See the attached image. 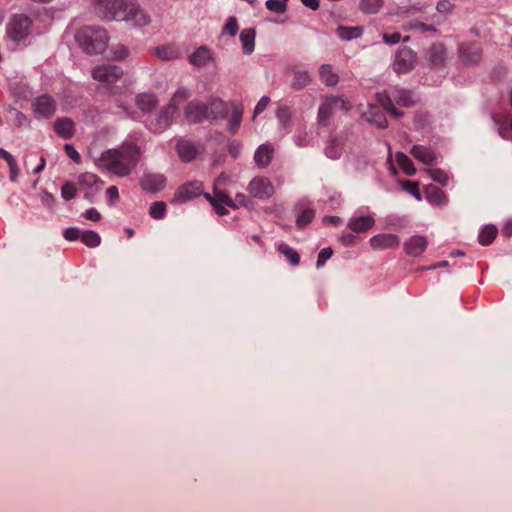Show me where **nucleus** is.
Listing matches in <instances>:
<instances>
[{"instance_id": "nucleus-15", "label": "nucleus", "mask_w": 512, "mask_h": 512, "mask_svg": "<svg viewBox=\"0 0 512 512\" xmlns=\"http://www.w3.org/2000/svg\"><path fill=\"white\" fill-rule=\"evenodd\" d=\"M369 243L375 250L392 249L399 246L400 238L396 234L382 233L371 237Z\"/></svg>"}, {"instance_id": "nucleus-11", "label": "nucleus", "mask_w": 512, "mask_h": 512, "mask_svg": "<svg viewBox=\"0 0 512 512\" xmlns=\"http://www.w3.org/2000/svg\"><path fill=\"white\" fill-rule=\"evenodd\" d=\"M175 112L176 106L174 104H168L165 109L150 122L148 125L149 129L155 133L163 132L171 125Z\"/></svg>"}, {"instance_id": "nucleus-44", "label": "nucleus", "mask_w": 512, "mask_h": 512, "mask_svg": "<svg viewBox=\"0 0 512 512\" xmlns=\"http://www.w3.org/2000/svg\"><path fill=\"white\" fill-rule=\"evenodd\" d=\"M315 216V212L311 208L304 209L297 217L296 225L298 228L307 226Z\"/></svg>"}, {"instance_id": "nucleus-28", "label": "nucleus", "mask_w": 512, "mask_h": 512, "mask_svg": "<svg viewBox=\"0 0 512 512\" xmlns=\"http://www.w3.org/2000/svg\"><path fill=\"white\" fill-rule=\"evenodd\" d=\"M154 52L158 58L166 61L174 60L180 57V51L178 47L172 44L156 47Z\"/></svg>"}, {"instance_id": "nucleus-30", "label": "nucleus", "mask_w": 512, "mask_h": 512, "mask_svg": "<svg viewBox=\"0 0 512 512\" xmlns=\"http://www.w3.org/2000/svg\"><path fill=\"white\" fill-rule=\"evenodd\" d=\"M156 104L157 98L153 94L142 93L136 96V105L143 112H150L155 108Z\"/></svg>"}, {"instance_id": "nucleus-61", "label": "nucleus", "mask_w": 512, "mask_h": 512, "mask_svg": "<svg viewBox=\"0 0 512 512\" xmlns=\"http://www.w3.org/2000/svg\"><path fill=\"white\" fill-rule=\"evenodd\" d=\"M107 196L109 197L110 201H116L119 198L118 188L116 186H110L107 189Z\"/></svg>"}, {"instance_id": "nucleus-23", "label": "nucleus", "mask_w": 512, "mask_h": 512, "mask_svg": "<svg viewBox=\"0 0 512 512\" xmlns=\"http://www.w3.org/2000/svg\"><path fill=\"white\" fill-rule=\"evenodd\" d=\"M176 150L179 157L185 162L193 160L198 153V147L193 142L185 139L177 142Z\"/></svg>"}, {"instance_id": "nucleus-56", "label": "nucleus", "mask_w": 512, "mask_h": 512, "mask_svg": "<svg viewBox=\"0 0 512 512\" xmlns=\"http://www.w3.org/2000/svg\"><path fill=\"white\" fill-rule=\"evenodd\" d=\"M65 152L67 156L72 159L75 163L79 164L81 162V156L76 151V149L71 144H65L64 146Z\"/></svg>"}, {"instance_id": "nucleus-45", "label": "nucleus", "mask_w": 512, "mask_h": 512, "mask_svg": "<svg viewBox=\"0 0 512 512\" xmlns=\"http://www.w3.org/2000/svg\"><path fill=\"white\" fill-rule=\"evenodd\" d=\"M426 172L435 182L442 186H446L448 184L449 178L445 171L441 169H427Z\"/></svg>"}, {"instance_id": "nucleus-52", "label": "nucleus", "mask_w": 512, "mask_h": 512, "mask_svg": "<svg viewBox=\"0 0 512 512\" xmlns=\"http://www.w3.org/2000/svg\"><path fill=\"white\" fill-rule=\"evenodd\" d=\"M82 230L77 227H70L64 230L63 237L68 241L81 240Z\"/></svg>"}, {"instance_id": "nucleus-31", "label": "nucleus", "mask_w": 512, "mask_h": 512, "mask_svg": "<svg viewBox=\"0 0 512 512\" xmlns=\"http://www.w3.org/2000/svg\"><path fill=\"white\" fill-rule=\"evenodd\" d=\"M426 198L430 203L436 204V205H444L447 203V198L443 190L436 186H429L426 189Z\"/></svg>"}, {"instance_id": "nucleus-58", "label": "nucleus", "mask_w": 512, "mask_h": 512, "mask_svg": "<svg viewBox=\"0 0 512 512\" xmlns=\"http://www.w3.org/2000/svg\"><path fill=\"white\" fill-rule=\"evenodd\" d=\"M269 103L270 98L268 96H262L255 107L254 117L257 116L258 114H261L266 109Z\"/></svg>"}, {"instance_id": "nucleus-16", "label": "nucleus", "mask_w": 512, "mask_h": 512, "mask_svg": "<svg viewBox=\"0 0 512 512\" xmlns=\"http://www.w3.org/2000/svg\"><path fill=\"white\" fill-rule=\"evenodd\" d=\"M202 193V183L193 181L181 186L174 197V201L185 203Z\"/></svg>"}, {"instance_id": "nucleus-55", "label": "nucleus", "mask_w": 512, "mask_h": 512, "mask_svg": "<svg viewBox=\"0 0 512 512\" xmlns=\"http://www.w3.org/2000/svg\"><path fill=\"white\" fill-rule=\"evenodd\" d=\"M454 8V4H452L449 0H441L436 5V10L440 14H449L452 12Z\"/></svg>"}, {"instance_id": "nucleus-60", "label": "nucleus", "mask_w": 512, "mask_h": 512, "mask_svg": "<svg viewBox=\"0 0 512 512\" xmlns=\"http://www.w3.org/2000/svg\"><path fill=\"white\" fill-rule=\"evenodd\" d=\"M0 158L4 159L8 163V166H13L14 161H16L8 151L2 148H0Z\"/></svg>"}, {"instance_id": "nucleus-53", "label": "nucleus", "mask_w": 512, "mask_h": 512, "mask_svg": "<svg viewBox=\"0 0 512 512\" xmlns=\"http://www.w3.org/2000/svg\"><path fill=\"white\" fill-rule=\"evenodd\" d=\"M111 52H112V58L114 60H123L129 54L128 49L123 45H117L115 47H112Z\"/></svg>"}, {"instance_id": "nucleus-38", "label": "nucleus", "mask_w": 512, "mask_h": 512, "mask_svg": "<svg viewBox=\"0 0 512 512\" xmlns=\"http://www.w3.org/2000/svg\"><path fill=\"white\" fill-rule=\"evenodd\" d=\"M325 155L332 159H339L342 154V147L339 141L336 138H330L325 147Z\"/></svg>"}, {"instance_id": "nucleus-13", "label": "nucleus", "mask_w": 512, "mask_h": 512, "mask_svg": "<svg viewBox=\"0 0 512 512\" xmlns=\"http://www.w3.org/2000/svg\"><path fill=\"white\" fill-rule=\"evenodd\" d=\"M33 110L44 118H50L56 111V102L50 95H41L33 102Z\"/></svg>"}, {"instance_id": "nucleus-48", "label": "nucleus", "mask_w": 512, "mask_h": 512, "mask_svg": "<svg viewBox=\"0 0 512 512\" xmlns=\"http://www.w3.org/2000/svg\"><path fill=\"white\" fill-rule=\"evenodd\" d=\"M77 189L74 185V183L67 181L63 184L61 187V196L65 200H71L76 196Z\"/></svg>"}, {"instance_id": "nucleus-63", "label": "nucleus", "mask_w": 512, "mask_h": 512, "mask_svg": "<svg viewBox=\"0 0 512 512\" xmlns=\"http://www.w3.org/2000/svg\"><path fill=\"white\" fill-rule=\"evenodd\" d=\"M229 153L234 157H238L240 153V144L236 141L231 142L229 145Z\"/></svg>"}, {"instance_id": "nucleus-22", "label": "nucleus", "mask_w": 512, "mask_h": 512, "mask_svg": "<svg viewBox=\"0 0 512 512\" xmlns=\"http://www.w3.org/2000/svg\"><path fill=\"white\" fill-rule=\"evenodd\" d=\"M274 148L272 145L265 143L260 145L254 154V161L260 168H266L272 160Z\"/></svg>"}, {"instance_id": "nucleus-40", "label": "nucleus", "mask_w": 512, "mask_h": 512, "mask_svg": "<svg viewBox=\"0 0 512 512\" xmlns=\"http://www.w3.org/2000/svg\"><path fill=\"white\" fill-rule=\"evenodd\" d=\"M81 241L88 247L95 248L101 243V238L95 231H82Z\"/></svg>"}, {"instance_id": "nucleus-57", "label": "nucleus", "mask_w": 512, "mask_h": 512, "mask_svg": "<svg viewBox=\"0 0 512 512\" xmlns=\"http://www.w3.org/2000/svg\"><path fill=\"white\" fill-rule=\"evenodd\" d=\"M402 39L401 34L399 32L388 33L385 32L383 34V40L386 44H397Z\"/></svg>"}, {"instance_id": "nucleus-34", "label": "nucleus", "mask_w": 512, "mask_h": 512, "mask_svg": "<svg viewBox=\"0 0 512 512\" xmlns=\"http://www.w3.org/2000/svg\"><path fill=\"white\" fill-rule=\"evenodd\" d=\"M320 80L327 86H334L338 83L339 78L336 73L332 71L329 64H323L319 69Z\"/></svg>"}, {"instance_id": "nucleus-46", "label": "nucleus", "mask_w": 512, "mask_h": 512, "mask_svg": "<svg viewBox=\"0 0 512 512\" xmlns=\"http://www.w3.org/2000/svg\"><path fill=\"white\" fill-rule=\"evenodd\" d=\"M339 35L344 40H352L361 35V29L358 27H340Z\"/></svg>"}, {"instance_id": "nucleus-21", "label": "nucleus", "mask_w": 512, "mask_h": 512, "mask_svg": "<svg viewBox=\"0 0 512 512\" xmlns=\"http://www.w3.org/2000/svg\"><path fill=\"white\" fill-rule=\"evenodd\" d=\"M54 131L63 139H70L75 133V123L68 117L57 118L54 122Z\"/></svg>"}, {"instance_id": "nucleus-29", "label": "nucleus", "mask_w": 512, "mask_h": 512, "mask_svg": "<svg viewBox=\"0 0 512 512\" xmlns=\"http://www.w3.org/2000/svg\"><path fill=\"white\" fill-rule=\"evenodd\" d=\"M366 119L375 124L378 128H386L388 126L387 120L383 112L376 106H370L369 110L365 113Z\"/></svg>"}, {"instance_id": "nucleus-14", "label": "nucleus", "mask_w": 512, "mask_h": 512, "mask_svg": "<svg viewBox=\"0 0 512 512\" xmlns=\"http://www.w3.org/2000/svg\"><path fill=\"white\" fill-rule=\"evenodd\" d=\"M185 116L189 122L201 123L207 120L208 106L197 100L191 101L185 109Z\"/></svg>"}, {"instance_id": "nucleus-32", "label": "nucleus", "mask_w": 512, "mask_h": 512, "mask_svg": "<svg viewBox=\"0 0 512 512\" xmlns=\"http://www.w3.org/2000/svg\"><path fill=\"white\" fill-rule=\"evenodd\" d=\"M277 251L281 253L293 266H297L300 263L299 253L286 243L277 244Z\"/></svg>"}, {"instance_id": "nucleus-59", "label": "nucleus", "mask_w": 512, "mask_h": 512, "mask_svg": "<svg viewBox=\"0 0 512 512\" xmlns=\"http://www.w3.org/2000/svg\"><path fill=\"white\" fill-rule=\"evenodd\" d=\"M84 217L91 221H99L101 219V215L96 208H90L84 213Z\"/></svg>"}, {"instance_id": "nucleus-26", "label": "nucleus", "mask_w": 512, "mask_h": 512, "mask_svg": "<svg viewBox=\"0 0 512 512\" xmlns=\"http://www.w3.org/2000/svg\"><path fill=\"white\" fill-rule=\"evenodd\" d=\"M255 29L247 28L241 31L240 41L242 44V50L245 55H250L255 48Z\"/></svg>"}, {"instance_id": "nucleus-2", "label": "nucleus", "mask_w": 512, "mask_h": 512, "mask_svg": "<svg viewBox=\"0 0 512 512\" xmlns=\"http://www.w3.org/2000/svg\"><path fill=\"white\" fill-rule=\"evenodd\" d=\"M139 161V149L134 144H126L118 149L104 151L97 165L120 177L128 176Z\"/></svg>"}, {"instance_id": "nucleus-5", "label": "nucleus", "mask_w": 512, "mask_h": 512, "mask_svg": "<svg viewBox=\"0 0 512 512\" xmlns=\"http://www.w3.org/2000/svg\"><path fill=\"white\" fill-rule=\"evenodd\" d=\"M228 180V176L225 174H221L214 182V191L213 195H210L208 193H205V198L210 202V204L213 206L215 212L220 215L224 216L228 214V210L225 208L231 207V208H237L236 202H234L224 191H222L220 188L225 184V182Z\"/></svg>"}, {"instance_id": "nucleus-7", "label": "nucleus", "mask_w": 512, "mask_h": 512, "mask_svg": "<svg viewBox=\"0 0 512 512\" xmlns=\"http://www.w3.org/2000/svg\"><path fill=\"white\" fill-rule=\"evenodd\" d=\"M123 70L121 67L112 64H104L95 67L92 70V77L94 80L104 83L105 88L109 89V86L116 83L121 79Z\"/></svg>"}, {"instance_id": "nucleus-27", "label": "nucleus", "mask_w": 512, "mask_h": 512, "mask_svg": "<svg viewBox=\"0 0 512 512\" xmlns=\"http://www.w3.org/2000/svg\"><path fill=\"white\" fill-rule=\"evenodd\" d=\"M445 58V49L442 44H433L427 51V59L432 66H440Z\"/></svg>"}, {"instance_id": "nucleus-4", "label": "nucleus", "mask_w": 512, "mask_h": 512, "mask_svg": "<svg viewBox=\"0 0 512 512\" xmlns=\"http://www.w3.org/2000/svg\"><path fill=\"white\" fill-rule=\"evenodd\" d=\"M377 102L385 109L391 116L398 119L403 116V112L395 108V104L402 107L414 106L416 100L412 92L403 89L395 88L390 92L384 91L376 94Z\"/></svg>"}, {"instance_id": "nucleus-36", "label": "nucleus", "mask_w": 512, "mask_h": 512, "mask_svg": "<svg viewBox=\"0 0 512 512\" xmlns=\"http://www.w3.org/2000/svg\"><path fill=\"white\" fill-rule=\"evenodd\" d=\"M403 28L406 30H417L420 31L421 33L436 32L434 24H427L425 21L420 20L418 18L407 22L403 26Z\"/></svg>"}, {"instance_id": "nucleus-49", "label": "nucleus", "mask_w": 512, "mask_h": 512, "mask_svg": "<svg viewBox=\"0 0 512 512\" xmlns=\"http://www.w3.org/2000/svg\"><path fill=\"white\" fill-rule=\"evenodd\" d=\"M276 117L283 127H286L291 119V111L287 106H281L277 109Z\"/></svg>"}, {"instance_id": "nucleus-18", "label": "nucleus", "mask_w": 512, "mask_h": 512, "mask_svg": "<svg viewBox=\"0 0 512 512\" xmlns=\"http://www.w3.org/2000/svg\"><path fill=\"white\" fill-rule=\"evenodd\" d=\"M213 60L212 51L206 46L199 47L188 57V62L197 68H202Z\"/></svg>"}, {"instance_id": "nucleus-39", "label": "nucleus", "mask_w": 512, "mask_h": 512, "mask_svg": "<svg viewBox=\"0 0 512 512\" xmlns=\"http://www.w3.org/2000/svg\"><path fill=\"white\" fill-rule=\"evenodd\" d=\"M311 82V77L306 71L296 70L293 73L292 88L300 90Z\"/></svg>"}, {"instance_id": "nucleus-1", "label": "nucleus", "mask_w": 512, "mask_h": 512, "mask_svg": "<svg viewBox=\"0 0 512 512\" xmlns=\"http://www.w3.org/2000/svg\"><path fill=\"white\" fill-rule=\"evenodd\" d=\"M95 9L105 20L131 22L139 27L150 22L149 15L135 0H95Z\"/></svg>"}, {"instance_id": "nucleus-42", "label": "nucleus", "mask_w": 512, "mask_h": 512, "mask_svg": "<svg viewBox=\"0 0 512 512\" xmlns=\"http://www.w3.org/2000/svg\"><path fill=\"white\" fill-rule=\"evenodd\" d=\"M383 4V0H361L360 9L367 14H375L379 11Z\"/></svg>"}, {"instance_id": "nucleus-17", "label": "nucleus", "mask_w": 512, "mask_h": 512, "mask_svg": "<svg viewBox=\"0 0 512 512\" xmlns=\"http://www.w3.org/2000/svg\"><path fill=\"white\" fill-rule=\"evenodd\" d=\"M426 237L415 235L404 242V250L409 256H420L427 248Z\"/></svg>"}, {"instance_id": "nucleus-12", "label": "nucleus", "mask_w": 512, "mask_h": 512, "mask_svg": "<svg viewBox=\"0 0 512 512\" xmlns=\"http://www.w3.org/2000/svg\"><path fill=\"white\" fill-rule=\"evenodd\" d=\"M460 58L466 65L477 64L482 57V49L478 43H463L459 47Z\"/></svg>"}, {"instance_id": "nucleus-20", "label": "nucleus", "mask_w": 512, "mask_h": 512, "mask_svg": "<svg viewBox=\"0 0 512 512\" xmlns=\"http://www.w3.org/2000/svg\"><path fill=\"white\" fill-rule=\"evenodd\" d=\"M166 178L162 174H145L141 179V187L148 192H157L164 188Z\"/></svg>"}, {"instance_id": "nucleus-33", "label": "nucleus", "mask_w": 512, "mask_h": 512, "mask_svg": "<svg viewBox=\"0 0 512 512\" xmlns=\"http://www.w3.org/2000/svg\"><path fill=\"white\" fill-rule=\"evenodd\" d=\"M243 115V107L241 104L232 103V114L228 120V129L230 132L235 133V131L240 126Z\"/></svg>"}, {"instance_id": "nucleus-54", "label": "nucleus", "mask_w": 512, "mask_h": 512, "mask_svg": "<svg viewBox=\"0 0 512 512\" xmlns=\"http://www.w3.org/2000/svg\"><path fill=\"white\" fill-rule=\"evenodd\" d=\"M332 254L333 250L331 248H323L318 254V259L316 263L317 268L322 267L326 263V261L331 258Z\"/></svg>"}, {"instance_id": "nucleus-9", "label": "nucleus", "mask_w": 512, "mask_h": 512, "mask_svg": "<svg viewBox=\"0 0 512 512\" xmlns=\"http://www.w3.org/2000/svg\"><path fill=\"white\" fill-rule=\"evenodd\" d=\"M416 63V54L404 47L397 51L393 63V69L397 74H405L412 71Z\"/></svg>"}, {"instance_id": "nucleus-25", "label": "nucleus", "mask_w": 512, "mask_h": 512, "mask_svg": "<svg viewBox=\"0 0 512 512\" xmlns=\"http://www.w3.org/2000/svg\"><path fill=\"white\" fill-rule=\"evenodd\" d=\"M375 224L372 216L353 217L348 222V227L355 233H363L371 229Z\"/></svg>"}, {"instance_id": "nucleus-50", "label": "nucleus", "mask_w": 512, "mask_h": 512, "mask_svg": "<svg viewBox=\"0 0 512 512\" xmlns=\"http://www.w3.org/2000/svg\"><path fill=\"white\" fill-rule=\"evenodd\" d=\"M190 94L187 89L185 88H179L171 98L170 102L168 104H174L176 106V109L178 108V104L187 100L189 98Z\"/></svg>"}, {"instance_id": "nucleus-47", "label": "nucleus", "mask_w": 512, "mask_h": 512, "mask_svg": "<svg viewBox=\"0 0 512 512\" xmlns=\"http://www.w3.org/2000/svg\"><path fill=\"white\" fill-rule=\"evenodd\" d=\"M286 1L287 0H267L266 1V8L270 11L276 12V13H283L286 11Z\"/></svg>"}, {"instance_id": "nucleus-64", "label": "nucleus", "mask_w": 512, "mask_h": 512, "mask_svg": "<svg viewBox=\"0 0 512 512\" xmlns=\"http://www.w3.org/2000/svg\"><path fill=\"white\" fill-rule=\"evenodd\" d=\"M502 234L507 238L512 236V220H509L505 223L502 229Z\"/></svg>"}, {"instance_id": "nucleus-37", "label": "nucleus", "mask_w": 512, "mask_h": 512, "mask_svg": "<svg viewBox=\"0 0 512 512\" xmlns=\"http://www.w3.org/2000/svg\"><path fill=\"white\" fill-rule=\"evenodd\" d=\"M498 233L497 228L494 225L485 226L481 232L479 233L478 239L479 243L483 246L490 245L495 239Z\"/></svg>"}, {"instance_id": "nucleus-6", "label": "nucleus", "mask_w": 512, "mask_h": 512, "mask_svg": "<svg viewBox=\"0 0 512 512\" xmlns=\"http://www.w3.org/2000/svg\"><path fill=\"white\" fill-rule=\"evenodd\" d=\"M351 104L340 96H327L319 106L317 121L321 126H328L331 116L336 110L347 112L350 110Z\"/></svg>"}, {"instance_id": "nucleus-3", "label": "nucleus", "mask_w": 512, "mask_h": 512, "mask_svg": "<svg viewBox=\"0 0 512 512\" xmlns=\"http://www.w3.org/2000/svg\"><path fill=\"white\" fill-rule=\"evenodd\" d=\"M76 41L87 54H101L108 44L107 31L102 27L86 26L76 34Z\"/></svg>"}, {"instance_id": "nucleus-10", "label": "nucleus", "mask_w": 512, "mask_h": 512, "mask_svg": "<svg viewBox=\"0 0 512 512\" xmlns=\"http://www.w3.org/2000/svg\"><path fill=\"white\" fill-rule=\"evenodd\" d=\"M255 198L268 199L274 194V186L271 181L263 176L253 178L247 188Z\"/></svg>"}, {"instance_id": "nucleus-41", "label": "nucleus", "mask_w": 512, "mask_h": 512, "mask_svg": "<svg viewBox=\"0 0 512 512\" xmlns=\"http://www.w3.org/2000/svg\"><path fill=\"white\" fill-rule=\"evenodd\" d=\"M78 182L81 186L92 188L97 184H103L101 179L94 173L86 172L79 176Z\"/></svg>"}, {"instance_id": "nucleus-62", "label": "nucleus", "mask_w": 512, "mask_h": 512, "mask_svg": "<svg viewBox=\"0 0 512 512\" xmlns=\"http://www.w3.org/2000/svg\"><path fill=\"white\" fill-rule=\"evenodd\" d=\"M355 241H356V236H354L353 234H344L341 237V242L345 246L353 245L355 243Z\"/></svg>"}, {"instance_id": "nucleus-8", "label": "nucleus", "mask_w": 512, "mask_h": 512, "mask_svg": "<svg viewBox=\"0 0 512 512\" xmlns=\"http://www.w3.org/2000/svg\"><path fill=\"white\" fill-rule=\"evenodd\" d=\"M32 21L24 14H17L12 17L7 25V33L11 39L20 41L26 38L30 32Z\"/></svg>"}, {"instance_id": "nucleus-51", "label": "nucleus", "mask_w": 512, "mask_h": 512, "mask_svg": "<svg viewBox=\"0 0 512 512\" xmlns=\"http://www.w3.org/2000/svg\"><path fill=\"white\" fill-rule=\"evenodd\" d=\"M239 26L235 17H229L226 24L223 27V33L235 36L238 32Z\"/></svg>"}, {"instance_id": "nucleus-35", "label": "nucleus", "mask_w": 512, "mask_h": 512, "mask_svg": "<svg viewBox=\"0 0 512 512\" xmlns=\"http://www.w3.org/2000/svg\"><path fill=\"white\" fill-rule=\"evenodd\" d=\"M396 162L399 167L409 176H413L416 173V168L412 160L402 152H397L395 155Z\"/></svg>"}, {"instance_id": "nucleus-24", "label": "nucleus", "mask_w": 512, "mask_h": 512, "mask_svg": "<svg viewBox=\"0 0 512 512\" xmlns=\"http://www.w3.org/2000/svg\"><path fill=\"white\" fill-rule=\"evenodd\" d=\"M208 106V117L207 120H219L227 116L228 109L227 105L221 99H212Z\"/></svg>"}, {"instance_id": "nucleus-19", "label": "nucleus", "mask_w": 512, "mask_h": 512, "mask_svg": "<svg viewBox=\"0 0 512 512\" xmlns=\"http://www.w3.org/2000/svg\"><path fill=\"white\" fill-rule=\"evenodd\" d=\"M411 155L425 165L433 166L437 163V155L428 147L414 145L410 150Z\"/></svg>"}, {"instance_id": "nucleus-43", "label": "nucleus", "mask_w": 512, "mask_h": 512, "mask_svg": "<svg viewBox=\"0 0 512 512\" xmlns=\"http://www.w3.org/2000/svg\"><path fill=\"white\" fill-rule=\"evenodd\" d=\"M166 213V203L162 201H157L151 204L149 209V214L154 219H162L164 218Z\"/></svg>"}]
</instances>
